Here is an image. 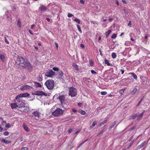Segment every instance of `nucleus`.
I'll return each instance as SVG.
<instances>
[{
	"label": "nucleus",
	"instance_id": "obj_32",
	"mask_svg": "<svg viewBox=\"0 0 150 150\" xmlns=\"http://www.w3.org/2000/svg\"><path fill=\"white\" fill-rule=\"evenodd\" d=\"M77 26L78 30L81 33H82V31L81 29L80 26L79 25H77Z\"/></svg>",
	"mask_w": 150,
	"mask_h": 150
},
{
	"label": "nucleus",
	"instance_id": "obj_64",
	"mask_svg": "<svg viewBox=\"0 0 150 150\" xmlns=\"http://www.w3.org/2000/svg\"><path fill=\"white\" fill-rule=\"evenodd\" d=\"M39 81H41L42 80V78H41V77H39Z\"/></svg>",
	"mask_w": 150,
	"mask_h": 150
},
{
	"label": "nucleus",
	"instance_id": "obj_21",
	"mask_svg": "<svg viewBox=\"0 0 150 150\" xmlns=\"http://www.w3.org/2000/svg\"><path fill=\"white\" fill-rule=\"evenodd\" d=\"M129 74H131L132 75V76L136 80H137V76L134 73H129Z\"/></svg>",
	"mask_w": 150,
	"mask_h": 150
},
{
	"label": "nucleus",
	"instance_id": "obj_55",
	"mask_svg": "<svg viewBox=\"0 0 150 150\" xmlns=\"http://www.w3.org/2000/svg\"><path fill=\"white\" fill-rule=\"evenodd\" d=\"M80 3L82 4H84V1L83 0H80Z\"/></svg>",
	"mask_w": 150,
	"mask_h": 150
},
{
	"label": "nucleus",
	"instance_id": "obj_28",
	"mask_svg": "<svg viewBox=\"0 0 150 150\" xmlns=\"http://www.w3.org/2000/svg\"><path fill=\"white\" fill-rule=\"evenodd\" d=\"M34 83L36 87H41V85L40 84L36 82H34Z\"/></svg>",
	"mask_w": 150,
	"mask_h": 150
},
{
	"label": "nucleus",
	"instance_id": "obj_20",
	"mask_svg": "<svg viewBox=\"0 0 150 150\" xmlns=\"http://www.w3.org/2000/svg\"><path fill=\"white\" fill-rule=\"evenodd\" d=\"M116 121H115L114 122H113L111 125L110 126V127H109V129H111L115 125H116Z\"/></svg>",
	"mask_w": 150,
	"mask_h": 150
},
{
	"label": "nucleus",
	"instance_id": "obj_8",
	"mask_svg": "<svg viewBox=\"0 0 150 150\" xmlns=\"http://www.w3.org/2000/svg\"><path fill=\"white\" fill-rule=\"evenodd\" d=\"M32 87L29 85L25 84L21 86L20 88L22 91L25 90H29L32 88Z\"/></svg>",
	"mask_w": 150,
	"mask_h": 150
},
{
	"label": "nucleus",
	"instance_id": "obj_15",
	"mask_svg": "<svg viewBox=\"0 0 150 150\" xmlns=\"http://www.w3.org/2000/svg\"><path fill=\"white\" fill-rule=\"evenodd\" d=\"M0 139L1 142H3L6 144H9L11 142V141L5 140L3 138H1Z\"/></svg>",
	"mask_w": 150,
	"mask_h": 150
},
{
	"label": "nucleus",
	"instance_id": "obj_52",
	"mask_svg": "<svg viewBox=\"0 0 150 150\" xmlns=\"http://www.w3.org/2000/svg\"><path fill=\"white\" fill-rule=\"evenodd\" d=\"M54 44L55 45L56 47L57 48V49H58V44L56 42H55Z\"/></svg>",
	"mask_w": 150,
	"mask_h": 150
},
{
	"label": "nucleus",
	"instance_id": "obj_23",
	"mask_svg": "<svg viewBox=\"0 0 150 150\" xmlns=\"http://www.w3.org/2000/svg\"><path fill=\"white\" fill-rule=\"evenodd\" d=\"M137 91V88H135L131 92V94L132 95H134Z\"/></svg>",
	"mask_w": 150,
	"mask_h": 150
},
{
	"label": "nucleus",
	"instance_id": "obj_60",
	"mask_svg": "<svg viewBox=\"0 0 150 150\" xmlns=\"http://www.w3.org/2000/svg\"><path fill=\"white\" fill-rule=\"evenodd\" d=\"M122 2L124 3V4H127V1H126V0H122Z\"/></svg>",
	"mask_w": 150,
	"mask_h": 150
},
{
	"label": "nucleus",
	"instance_id": "obj_9",
	"mask_svg": "<svg viewBox=\"0 0 150 150\" xmlns=\"http://www.w3.org/2000/svg\"><path fill=\"white\" fill-rule=\"evenodd\" d=\"M11 106L12 109L16 108L18 107L21 108V105L19 104H18L17 103L15 102V103H11Z\"/></svg>",
	"mask_w": 150,
	"mask_h": 150
},
{
	"label": "nucleus",
	"instance_id": "obj_18",
	"mask_svg": "<svg viewBox=\"0 0 150 150\" xmlns=\"http://www.w3.org/2000/svg\"><path fill=\"white\" fill-rule=\"evenodd\" d=\"M145 141L142 143L140 145L138 146L137 148V149H139L143 147L145 144Z\"/></svg>",
	"mask_w": 150,
	"mask_h": 150
},
{
	"label": "nucleus",
	"instance_id": "obj_11",
	"mask_svg": "<svg viewBox=\"0 0 150 150\" xmlns=\"http://www.w3.org/2000/svg\"><path fill=\"white\" fill-rule=\"evenodd\" d=\"M58 99L60 101L61 103L64 102L66 100L65 96L64 95L59 96L58 98Z\"/></svg>",
	"mask_w": 150,
	"mask_h": 150
},
{
	"label": "nucleus",
	"instance_id": "obj_26",
	"mask_svg": "<svg viewBox=\"0 0 150 150\" xmlns=\"http://www.w3.org/2000/svg\"><path fill=\"white\" fill-rule=\"evenodd\" d=\"M111 56H112V57L113 59H115L116 58V57H117V55L114 52H113L112 53Z\"/></svg>",
	"mask_w": 150,
	"mask_h": 150
},
{
	"label": "nucleus",
	"instance_id": "obj_10",
	"mask_svg": "<svg viewBox=\"0 0 150 150\" xmlns=\"http://www.w3.org/2000/svg\"><path fill=\"white\" fill-rule=\"evenodd\" d=\"M32 113L35 116V119L37 120H38L39 118L40 117L41 114L38 111H35Z\"/></svg>",
	"mask_w": 150,
	"mask_h": 150
},
{
	"label": "nucleus",
	"instance_id": "obj_43",
	"mask_svg": "<svg viewBox=\"0 0 150 150\" xmlns=\"http://www.w3.org/2000/svg\"><path fill=\"white\" fill-rule=\"evenodd\" d=\"M72 16L74 17V15L70 13H68V17H71Z\"/></svg>",
	"mask_w": 150,
	"mask_h": 150
},
{
	"label": "nucleus",
	"instance_id": "obj_42",
	"mask_svg": "<svg viewBox=\"0 0 150 150\" xmlns=\"http://www.w3.org/2000/svg\"><path fill=\"white\" fill-rule=\"evenodd\" d=\"M9 134V133L8 132L6 131L3 134L5 136H8V135Z\"/></svg>",
	"mask_w": 150,
	"mask_h": 150
},
{
	"label": "nucleus",
	"instance_id": "obj_12",
	"mask_svg": "<svg viewBox=\"0 0 150 150\" xmlns=\"http://www.w3.org/2000/svg\"><path fill=\"white\" fill-rule=\"evenodd\" d=\"M145 112V111L144 110L142 112V113H141L140 115H138L137 114V120H140L142 119L143 117V115Z\"/></svg>",
	"mask_w": 150,
	"mask_h": 150
},
{
	"label": "nucleus",
	"instance_id": "obj_33",
	"mask_svg": "<svg viewBox=\"0 0 150 150\" xmlns=\"http://www.w3.org/2000/svg\"><path fill=\"white\" fill-rule=\"evenodd\" d=\"M105 63L107 64L108 66L110 65V63L108 60L105 59Z\"/></svg>",
	"mask_w": 150,
	"mask_h": 150
},
{
	"label": "nucleus",
	"instance_id": "obj_13",
	"mask_svg": "<svg viewBox=\"0 0 150 150\" xmlns=\"http://www.w3.org/2000/svg\"><path fill=\"white\" fill-rule=\"evenodd\" d=\"M72 66L74 67V69L76 70V72H78L79 69L78 66L75 63H72Z\"/></svg>",
	"mask_w": 150,
	"mask_h": 150
},
{
	"label": "nucleus",
	"instance_id": "obj_59",
	"mask_svg": "<svg viewBox=\"0 0 150 150\" xmlns=\"http://www.w3.org/2000/svg\"><path fill=\"white\" fill-rule=\"evenodd\" d=\"M80 47H81L82 48H84V46L83 44H81Z\"/></svg>",
	"mask_w": 150,
	"mask_h": 150
},
{
	"label": "nucleus",
	"instance_id": "obj_38",
	"mask_svg": "<svg viewBox=\"0 0 150 150\" xmlns=\"http://www.w3.org/2000/svg\"><path fill=\"white\" fill-rule=\"evenodd\" d=\"M83 79L84 81H88L89 80H90V79L89 78H86V77H83Z\"/></svg>",
	"mask_w": 150,
	"mask_h": 150
},
{
	"label": "nucleus",
	"instance_id": "obj_48",
	"mask_svg": "<svg viewBox=\"0 0 150 150\" xmlns=\"http://www.w3.org/2000/svg\"><path fill=\"white\" fill-rule=\"evenodd\" d=\"M104 132V131L103 130H102L101 131H100L98 134V135H100L101 134H103Z\"/></svg>",
	"mask_w": 150,
	"mask_h": 150
},
{
	"label": "nucleus",
	"instance_id": "obj_63",
	"mask_svg": "<svg viewBox=\"0 0 150 150\" xmlns=\"http://www.w3.org/2000/svg\"><path fill=\"white\" fill-rule=\"evenodd\" d=\"M29 32L30 33V34H31V35H33V33L31 31V30H29Z\"/></svg>",
	"mask_w": 150,
	"mask_h": 150
},
{
	"label": "nucleus",
	"instance_id": "obj_36",
	"mask_svg": "<svg viewBox=\"0 0 150 150\" xmlns=\"http://www.w3.org/2000/svg\"><path fill=\"white\" fill-rule=\"evenodd\" d=\"M101 94L102 95L105 96L107 94V92L105 91H102L101 92Z\"/></svg>",
	"mask_w": 150,
	"mask_h": 150
},
{
	"label": "nucleus",
	"instance_id": "obj_46",
	"mask_svg": "<svg viewBox=\"0 0 150 150\" xmlns=\"http://www.w3.org/2000/svg\"><path fill=\"white\" fill-rule=\"evenodd\" d=\"M138 62H138V61H133V63L134 64H135V65H137V64H138Z\"/></svg>",
	"mask_w": 150,
	"mask_h": 150
},
{
	"label": "nucleus",
	"instance_id": "obj_6",
	"mask_svg": "<svg viewBox=\"0 0 150 150\" xmlns=\"http://www.w3.org/2000/svg\"><path fill=\"white\" fill-rule=\"evenodd\" d=\"M55 72L53 71L52 69L49 70L45 74V75L48 77H52L55 74Z\"/></svg>",
	"mask_w": 150,
	"mask_h": 150
},
{
	"label": "nucleus",
	"instance_id": "obj_5",
	"mask_svg": "<svg viewBox=\"0 0 150 150\" xmlns=\"http://www.w3.org/2000/svg\"><path fill=\"white\" fill-rule=\"evenodd\" d=\"M22 97L21 96L20 94L17 96L16 98V100L15 102L17 103L18 104H19L21 105V107L23 105V102L22 99Z\"/></svg>",
	"mask_w": 150,
	"mask_h": 150
},
{
	"label": "nucleus",
	"instance_id": "obj_45",
	"mask_svg": "<svg viewBox=\"0 0 150 150\" xmlns=\"http://www.w3.org/2000/svg\"><path fill=\"white\" fill-rule=\"evenodd\" d=\"M117 36L116 34H114L112 35L111 38H115Z\"/></svg>",
	"mask_w": 150,
	"mask_h": 150
},
{
	"label": "nucleus",
	"instance_id": "obj_1",
	"mask_svg": "<svg viewBox=\"0 0 150 150\" xmlns=\"http://www.w3.org/2000/svg\"><path fill=\"white\" fill-rule=\"evenodd\" d=\"M15 62L16 66L18 68H25L27 67L29 70L32 69L31 64L26 59L22 57L18 56Z\"/></svg>",
	"mask_w": 150,
	"mask_h": 150
},
{
	"label": "nucleus",
	"instance_id": "obj_22",
	"mask_svg": "<svg viewBox=\"0 0 150 150\" xmlns=\"http://www.w3.org/2000/svg\"><path fill=\"white\" fill-rule=\"evenodd\" d=\"M97 124V122L96 121H94L93 122V123L92 125L90 127V128L91 129L93 128V127H94L95 125Z\"/></svg>",
	"mask_w": 150,
	"mask_h": 150
},
{
	"label": "nucleus",
	"instance_id": "obj_24",
	"mask_svg": "<svg viewBox=\"0 0 150 150\" xmlns=\"http://www.w3.org/2000/svg\"><path fill=\"white\" fill-rule=\"evenodd\" d=\"M108 121V120H106V119L104 121L102 122L100 124L99 126H100L102 125H103L104 124L106 123Z\"/></svg>",
	"mask_w": 150,
	"mask_h": 150
},
{
	"label": "nucleus",
	"instance_id": "obj_16",
	"mask_svg": "<svg viewBox=\"0 0 150 150\" xmlns=\"http://www.w3.org/2000/svg\"><path fill=\"white\" fill-rule=\"evenodd\" d=\"M39 9L42 11H44L46 10L47 8L45 6L41 5L39 8Z\"/></svg>",
	"mask_w": 150,
	"mask_h": 150
},
{
	"label": "nucleus",
	"instance_id": "obj_29",
	"mask_svg": "<svg viewBox=\"0 0 150 150\" xmlns=\"http://www.w3.org/2000/svg\"><path fill=\"white\" fill-rule=\"evenodd\" d=\"M73 20L74 21L76 22V23H79V24L80 23V21L79 19L76 18H75L74 19H73Z\"/></svg>",
	"mask_w": 150,
	"mask_h": 150
},
{
	"label": "nucleus",
	"instance_id": "obj_19",
	"mask_svg": "<svg viewBox=\"0 0 150 150\" xmlns=\"http://www.w3.org/2000/svg\"><path fill=\"white\" fill-rule=\"evenodd\" d=\"M21 96L23 97H26L29 96L30 94L28 93H24L20 94Z\"/></svg>",
	"mask_w": 150,
	"mask_h": 150
},
{
	"label": "nucleus",
	"instance_id": "obj_58",
	"mask_svg": "<svg viewBox=\"0 0 150 150\" xmlns=\"http://www.w3.org/2000/svg\"><path fill=\"white\" fill-rule=\"evenodd\" d=\"M10 126V124L9 123H8L6 124V127H9Z\"/></svg>",
	"mask_w": 150,
	"mask_h": 150
},
{
	"label": "nucleus",
	"instance_id": "obj_25",
	"mask_svg": "<svg viewBox=\"0 0 150 150\" xmlns=\"http://www.w3.org/2000/svg\"><path fill=\"white\" fill-rule=\"evenodd\" d=\"M0 58L2 62L4 61L5 60V57L4 55L1 54L0 56Z\"/></svg>",
	"mask_w": 150,
	"mask_h": 150
},
{
	"label": "nucleus",
	"instance_id": "obj_49",
	"mask_svg": "<svg viewBox=\"0 0 150 150\" xmlns=\"http://www.w3.org/2000/svg\"><path fill=\"white\" fill-rule=\"evenodd\" d=\"M52 69L53 70L55 71H57L59 70V69L57 67H54Z\"/></svg>",
	"mask_w": 150,
	"mask_h": 150
},
{
	"label": "nucleus",
	"instance_id": "obj_57",
	"mask_svg": "<svg viewBox=\"0 0 150 150\" xmlns=\"http://www.w3.org/2000/svg\"><path fill=\"white\" fill-rule=\"evenodd\" d=\"M72 131V129H69L68 131V133H69L71 132Z\"/></svg>",
	"mask_w": 150,
	"mask_h": 150
},
{
	"label": "nucleus",
	"instance_id": "obj_2",
	"mask_svg": "<svg viewBox=\"0 0 150 150\" xmlns=\"http://www.w3.org/2000/svg\"><path fill=\"white\" fill-rule=\"evenodd\" d=\"M64 110H62L60 108H57L54 111L52 110V114L55 117L61 116L63 113Z\"/></svg>",
	"mask_w": 150,
	"mask_h": 150
},
{
	"label": "nucleus",
	"instance_id": "obj_51",
	"mask_svg": "<svg viewBox=\"0 0 150 150\" xmlns=\"http://www.w3.org/2000/svg\"><path fill=\"white\" fill-rule=\"evenodd\" d=\"M9 12L8 11H7L6 13V14L7 16V17L8 18L9 16V15L8 14Z\"/></svg>",
	"mask_w": 150,
	"mask_h": 150
},
{
	"label": "nucleus",
	"instance_id": "obj_17",
	"mask_svg": "<svg viewBox=\"0 0 150 150\" xmlns=\"http://www.w3.org/2000/svg\"><path fill=\"white\" fill-rule=\"evenodd\" d=\"M62 108H64V109L68 108V106L67 104L65 103V102H64L61 103Z\"/></svg>",
	"mask_w": 150,
	"mask_h": 150
},
{
	"label": "nucleus",
	"instance_id": "obj_50",
	"mask_svg": "<svg viewBox=\"0 0 150 150\" xmlns=\"http://www.w3.org/2000/svg\"><path fill=\"white\" fill-rule=\"evenodd\" d=\"M144 98H142L140 100L138 104L137 105V106H138L141 103V102L142 101V100H143Z\"/></svg>",
	"mask_w": 150,
	"mask_h": 150
},
{
	"label": "nucleus",
	"instance_id": "obj_53",
	"mask_svg": "<svg viewBox=\"0 0 150 150\" xmlns=\"http://www.w3.org/2000/svg\"><path fill=\"white\" fill-rule=\"evenodd\" d=\"M133 144V142L132 141V142H131L130 144V145L128 147V149H129V148H130L131 146Z\"/></svg>",
	"mask_w": 150,
	"mask_h": 150
},
{
	"label": "nucleus",
	"instance_id": "obj_54",
	"mask_svg": "<svg viewBox=\"0 0 150 150\" xmlns=\"http://www.w3.org/2000/svg\"><path fill=\"white\" fill-rule=\"evenodd\" d=\"M87 139L85 140L84 142H83V143H81L79 145V146L78 147H79L80 146H81V145H82L83 143H84L87 140Z\"/></svg>",
	"mask_w": 150,
	"mask_h": 150
},
{
	"label": "nucleus",
	"instance_id": "obj_39",
	"mask_svg": "<svg viewBox=\"0 0 150 150\" xmlns=\"http://www.w3.org/2000/svg\"><path fill=\"white\" fill-rule=\"evenodd\" d=\"M18 25L19 26L20 28L21 27V23L20 22L19 20H18L17 21Z\"/></svg>",
	"mask_w": 150,
	"mask_h": 150
},
{
	"label": "nucleus",
	"instance_id": "obj_41",
	"mask_svg": "<svg viewBox=\"0 0 150 150\" xmlns=\"http://www.w3.org/2000/svg\"><path fill=\"white\" fill-rule=\"evenodd\" d=\"M23 106H22V107L21 108V107L19 108H21V110H20V109H19V110H20V111H21L25 112V109H22V108H24V107H23Z\"/></svg>",
	"mask_w": 150,
	"mask_h": 150
},
{
	"label": "nucleus",
	"instance_id": "obj_31",
	"mask_svg": "<svg viewBox=\"0 0 150 150\" xmlns=\"http://www.w3.org/2000/svg\"><path fill=\"white\" fill-rule=\"evenodd\" d=\"M126 89L125 88H122L120 91V93L121 95H122L124 92L125 90Z\"/></svg>",
	"mask_w": 150,
	"mask_h": 150
},
{
	"label": "nucleus",
	"instance_id": "obj_7",
	"mask_svg": "<svg viewBox=\"0 0 150 150\" xmlns=\"http://www.w3.org/2000/svg\"><path fill=\"white\" fill-rule=\"evenodd\" d=\"M33 94L38 96H47V94L44 93L43 91H35L33 93Z\"/></svg>",
	"mask_w": 150,
	"mask_h": 150
},
{
	"label": "nucleus",
	"instance_id": "obj_62",
	"mask_svg": "<svg viewBox=\"0 0 150 150\" xmlns=\"http://www.w3.org/2000/svg\"><path fill=\"white\" fill-rule=\"evenodd\" d=\"M120 71H121V74H124V72H125V71H124V70L122 69H121L120 70Z\"/></svg>",
	"mask_w": 150,
	"mask_h": 150
},
{
	"label": "nucleus",
	"instance_id": "obj_37",
	"mask_svg": "<svg viewBox=\"0 0 150 150\" xmlns=\"http://www.w3.org/2000/svg\"><path fill=\"white\" fill-rule=\"evenodd\" d=\"M91 72L93 74H97V73L93 70H91Z\"/></svg>",
	"mask_w": 150,
	"mask_h": 150
},
{
	"label": "nucleus",
	"instance_id": "obj_35",
	"mask_svg": "<svg viewBox=\"0 0 150 150\" xmlns=\"http://www.w3.org/2000/svg\"><path fill=\"white\" fill-rule=\"evenodd\" d=\"M89 63L90 64V65L91 66H92L93 65L94 63L93 61L91 60H90L89 61Z\"/></svg>",
	"mask_w": 150,
	"mask_h": 150
},
{
	"label": "nucleus",
	"instance_id": "obj_3",
	"mask_svg": "<svg viewBox=\"0 0 150 150\" xmlns=\"http://www.w3.org/2000/svg\"><path fill=\"white\" fill-rule=\"evenodd\" d=\"M45 84L48 89L51 90L54 87V83L52 80H48L45 82Z\"/></svg>",
	"mask_w": 150,
	"mask_h": 150
},
{
	"label": "nucleus",
	"instance_id": "obj_61",
	"mask_svg": "<svg viewBox=\"0 0 150 150\" xmlns=\"http://www.w3.org/2000/svg\"><path fill=\"white\" fill-rule=\"evenodd\" d=\"M72 111L74 112H76L77 111V110L74 108L72 109Z\"/></svg>",
	"mask_w": 150,
	"mask_h": 150
},
{
	"label": "nucleus",
	"instance_id": "obj_34",
	"mask_svg": "<svg viewBox=\"0 0 150 150\" xmlns=\"http://www.w3.org/2000/svg\"><path fill=\"white\" fill-rule=\"evenodd\" d=\"M79 112L82 115H84L86 113L83 110H79Z\"/></svg>",
	"mask_w": 150,
	"mask_h": 150
},
{
	"label": "nucleus",
	"instance_id": "obj_30",
	"mask_svg": "<svg viewBox=\"0 0 150 150\" xmlns=\"http://www.w3.org/2000/svg\"><path fill=\"white\" fill-rule=\"evenodd\" d=\"M111 32V30H109L105 33V35L106 36V37H107L109 35L110 33Z\"/></svg>",
	"mask_w": 150,
	"mask_h": 150
},
{
	"label": "nucleus",
	"instance_id": "obj_14",
	"mask_svg": "<svg viewBox=\"0 0 150 150\" xmlns=\"http://www.w3.org/2000/svg\"><path fill=\"white\" fill-rule=\"evenodd\" d=\"M22 127L26 131L28 132H30V129L28 127V126L25 124H23L22 125Z\"/></svg>",
	"mask_w": 150,
	"mask_h": 150
},
{
	"label": "nucleus",
	"instance_id": "obj_27",
	"mask_svg": "<svg viewBox=\"0 0 150 150\" xmlns=\"http://www.w3.org/2000/svg\"><path fill=\"white\" fill-rule=\"evenodd\" d=\"M137 116V114H135L134 115L130 117V119L131 120H133Z\"/></svg>",
	"mask_w": 150,
	"mask_h": 150
},
{
	"label": "nucleus",
	"instance_id": "obj_56",
	"mask_svg": "<svg viewBox=\"0 0 150 150\" xmlns=\"http://www.w3.org/2000/svg\"><path fill=\"white\" fill-rule=\"evenodd\" d=\"M21 150H27V148L26 147H22L21 149Z\"/></svg>",
	"mask_w": 150,
	"mask_h": 150
},
{
	"label": "nucleus",
	"instance_id": "obj_40",
	"mask_svg": "<svg viewBox=\"0 0 150 150\" xmlns=\"http://www.w3.org/2000/svg\"><path fill=\"white\" fill-rule=\"evenodd\" d=\"M58 74L59 75H62L63 74V72L62 71H58Z\"/></svg>",
	"mask_w": 150,
	"mask_h": 150
},
{
	"label": "nucleus",
	"instance_id": "obj_4",
	"mask_svg": "<svg viewBox=\"0 0 150 150\" xmlns=\"http://www.w3.org/2000/svg\"><path fill=\"white\" fill-rule=\"evenodd\" d=\"M69 95L71 97L75 96L77 95V91L76 89L73 87L70 88L69 89Z\"/></svg>",
	"mask_w": 150,
	"mask_h": 150
},
{
	"label": "nucleus",
	"instance_id": "obj_44",
	"mask_svg": "<svg viewBox=\"0 0 150 150\" xmlns=\"http://www.w3.org/2000/svg\"><path fill=\"white\" fill-rule=\"evenodd\" d=\"M5 41L7 44H9L8 41L7 40V39L5 37Z\"/></svg>",
	"mask_w": 150,
	"mask_h": 150
},
{
	"label": "nucleus",
	"instance_id": "obj_47",
	"mask_svg": "<svg viewBox=\"0 0 150 150\" xmlns=\"http://www.w3.org/2000/svg\"><path fill=\"white\" fill-rule=\"evenodd\" d=\"M132 34H133V33H131L129 35V36L131 37L130 39L132 41H134V39L132 38Z\"/></svg>",
	"mask_w": 150,
	"mask_h": 150
}]
</instances>
